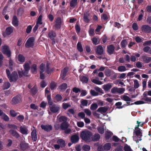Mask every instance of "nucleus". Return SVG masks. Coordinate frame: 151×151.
<instances>
[{
	"instance_id": "33",
	"label": "nucleus",
	"mask_w": 151,
	"mask_h": 151,
	"mask_svg": "<svg viewBox=\"0 0 151 151\" xmlns=\"http://www.w3.org/2000/svg\"><path fill=\"white\" fill-rule=\"evenodd\" d=\"M31 70L33 73L35 74L37 72V65L36 64H33L31 67Z\"/></svg>"
},
{
	"instance_id": "59",
	"label": "nucleus",
	"mask_w": 151,
	"mask_h": 151,
	"mask_svg": "<svg viewBox=\"0 0 151 151\" xmlns=\"http://www.w3.org/2000/svg\"><path fill=\"white\" fill-rule=\"evenodd\" d=\"M47 98L48 104L53 103V102L51 100V98L50 95H47Z\"/></svg>"
},
{
	"instance_id": "6",
	"label": "nucleus",
	"mask_w": 151,
	"mask_h": 151,
	"mask_svg": "<svg viewBox=\"0 0 151 151\" xmlns=\"http://www.w3.org/2000/svg\"><path fill=\"white\" fill-rule=\"evenodd\" d=\"M125 89L124 88H118L116 87H114L111 90V92L114 94L119 93L123 94L124 92Z\"/></svg>"
},
{
	"instance_id": "31",
	"label": "nucleus",
	"mask_w": 151,
	"mask_h": 151,
	"mask_svg": "<svg viewBox=\"0 0 151 151\" xmlns=\"http://www.w3.org/2000/svg\"><path fill=\"white\" fill-rule=\"evenodd\" d=\"M80 80L83 83H86L88 82V79L87 77L84 76H81L80 78Z\"/></svg>"
},
{
	"instance_id": "52",
	"label": "nucleus",
	"mask_w": 151,
	"mask_h": 151,
	"mask_svg": "<svg viewBox=\"0 0 151 151\" xmlns=\"http://www.w3.org/2000/svg\"><path fill=\"white\" fill-rule=\"evenodd\" d=\"M83 149L85 151H89L90 149V147L89 145H84L83 147Z\"/></svg>"
},
{
	"instance_id": "5",
	"label": "nucleus",
	"mask_w": 151,
	"mask_h": 151,
	"mask_svg": "<svg viewBox=\"0 0 151 151\" xmlns=\"http://www.w3.org/2000/svg\"><path fill=\"white\" fill-rule=\"evenodd\" d=\"M51 111L53 113H58L60 109V106L53 103L49 104Z\"/></svg>"
},
{
	"instance_id": "25",
	"label": "nucleus",
	"mask_w": 151,
	"mask_h": 151,
	"mask_svg": "<svg viewBox=\"0 0 151 151\" xmlns=\"http://www.w3.org/2000/svg\"><path fill=\"white\" fill-rule=\"evenodd\" d=\"M48 36L51 39L53 40L56 36V34L55 32L52 30L50 31L48 34Z\"/></svg>"
},
{
	"instance_id": "39",
	"label": "nucleus",
	"mask_w": 151,
	"mask_h": 151,
	"mask_svg": "<svg viewBox=\"0 0 151 151\" xmlns=\"http://www.w3.org/2000/svg\"><path fill=\"white\" fill-rule=\"evenodd\" d=\"M11 85L8 82H6L4 83L3 86V89H8L10 86Z\"/></svg>"
},
{
	"instance_id": "10",
	"label": "nucleus",
	"mask_w": 151,
	"mask_h": 151,
	"mask_svg": "<svg viewBox=\"0 0 151 151\" xmlns=\"http://www.w3.org/2000/svg\"><path fill=\"white\" fill-rule=\"evenodd\" d=\"M141 30L144 32H150L151 31V27L147 25H143L142 26Z\"/></svg>"
},
{
	"instance_id": "48",
	"label": "nucleus",
	"mask_w": 151,
	"mask_h": 151,
	"mask_svg": "<svg viewBox=\"0 0 151 151\" xmlns=\"http://www.w3.org/2000/svg\"><path fill=\"white\" fill-rule=\"evenodd\" d=\"M77 49L80 52H82L83 51V48L80 42H78L77 45Z\"/></svg>"
},
{
	"instance_id": "42",
	"label": "nucleus",
	"mask_w": 151,
	"mask_h": 151,
	"mask_svg": "<svg viewBox=\"0 0 151 151\" xmlns=\"http://www.w3.org/2000/svg\"><path fill=\"white\" fill-rule=\"evenodd\" d=\"M100 138V136L99 134H95L92 138L93 141H96L98 140Z\"/></svg>"
},
{
	"instance_id": "57",
	"label": "nucleus",
	"mask_w": 151,
	"mask_h": 151,
	"mask_svg": "<svg viewBox=\"0 0 151 151\" xmlns=\"http://www.w3.org/2000/svg\"><path fill=\"white\" fill-rule=\"evenodd\" d=\"M56 84L54 82L52 83L50 85V88L52 90H53L56 88Z\"/></svg>"
},
{
	"instance_id": "4",
	"label": "nucleus",
	"mask_w": 151,
	"mask_h": 151,
	"mask_svg": "<svg viewBox=\"0 0 151 151\" xmlns=\"http://www.w3.org/2000/svg\"><path fill=\"white\" fill-rule=\"evenodd\" d=\"M6 72L10 82L16 81L18 78V76L16 72L14 71L10 75V72L9 69L6 70Z\"/></svg>"
},
{
	"instance_id": "43",
	"label": "nucleus",
	"mask_w": 151,
	"mask_h": 151,
	"mask_svg": "<svg viewBox=\"0 0 151 151\" xmlns=\"http://www.w3.org/2000/svg\"><path fill=\"white\" fill-rule=\"evenodd\" d=\"M118 69L119 72H124L127 70L126 68L123 65L119 66Z\"/></svg>"
},
{
	"instance_id": "55",
	"label": "nucleus",
	"mask_w": 151,
	"mask_h": 151,
	"mask_svg": "<svg viewBox=\"0 0 151 151\" xmlns=\"http://www.w3.org/2000/svg\"><path fill=\"white\" fill-rule=\"evenodd\" d=\"M90 93L91 95L94 96H98L99 94L98 92H96L95 91L93 90H91Z\"/></svg>"
},
{
	"instance_id": "12",
	"label": "nucleus",
	"mask_w": 151,
	"mask_h": 151,
	"mask_svg": "<svg viewBox=\"0 0 151 151\" xmlns=\"http://www.w3.org/2000/svg\"><path fill=\"white\" fill-rule=\"evenodd\" d=\"M112 87V84L110 83H109L103 85L102 86V88L105 91H108L110 90Z\"/></svg>"
},
{
	"instance_id": "3",
	"label": "nucleus",
	"mask_w": 151,
	"mask_h": 151,
	"mask_svg": "<svg viewBox=\"0 0 151 151\" xmlns=\"http://www.w3.org/2000/svg\"><path fill=\"white\" fill-rule=\"evenodd\" d=\"M92 135L91 132L88 130H85L81 132L80 136L83 140L86 141H88Z\"/></svg>"
},
{
	"instance_id": "41",
	"label": "nucleus",
	"mask_w": 151,
	"mask_h": 151,
	"mask_svg": "<svg viewBox=\"0 0 151 151\" xmlns=\"http://www.w3.org/2000/svg\"><path fill=\"white\" fill-rule=\"evenodd\" d=\"M98 105L96 103L92 104L91 106L90 109L92 110H95L98 108Z\"/></svg>"
},
{
	"instance_id": "16",
	"label": "nucleus",
	"mask_w": 151,
	"mask_h": 151,
	"mask_svg": "<svg viewBox=\"0 0 151 151\" xmlns=\"http://www.w3.org/2000/svg\"><path fill=\"white\" fill-rule=\"evenodd\" d=\"M41 127L42 129L47 131H49L52 129V126L49 125H42L41 126Z\"/></svg>"
},
{
	"instance_id": "32",
	"label": "nucleus",
	"mask_w": 151,
	"mask_h": 151,
	"mask_svg": "<svg viewBox=\"0 0 151 151\" xmlns=\"http://www.w3.org/2000/svg\"><path fill=\"white\" fill-rule=\"evenodd\" d=\"M18 60L21 63H23L25 61L24 57L22 55H19L18 57Z\"/></svg>"
},
{
	"instance_id": "11",
	"label": "nucleus",
	"mask_w": 151,
	"mask_h": 151,
	"mask_svg": "<svg viewBox=\"0 0 151 151\" xmlns=\"http://www.w3.org/2000/svg\"><path fill=\"white\" fill-rule=\"evenodd\" d=\"M13 32V29L11 27H8L6 28L5 32H3V35L4 37H6L7 35H10Z\"/></svg>"
},
{
	"instance_id": "23",
	"label": "nucleus",
	"mask_w": 151,
	"mask_h": 151,
	"mask_svg": "<svg viewBox=\"0 0 151 151\" xmlns=\"http://www.w3.org/2000/svg\"><path fill=\"white\" fill-rule=\"evenodd\" d=\"M143 61L146 63H148L151 61V57H147L145 56H142Z\"/></svg>"
},
{
	"instance_id": "9",
	"label": "nucleus",
	"mask_w": 151,
	"mask_h": 151,
	"mask_svg": "<svg viewBox=\"0 0 151 151\" xmlns=\"http://www.w3.org/2000/svg\"><path fill=\"white\" fill-rule=\"evenodd\" d=\"M21 101V96L18 95L13 98L11 102L12 104H15L19 103Z\"/></svg>"
},
{
	"instance_id": "37",
	"label": "nucleus",
	"mask_w": 151,
	"mask_h": 151,
	"mask_svg": "<svg viewBox=\"0 0 151 151\" xmlns=\"http://www.w3.org/2000/svg\"><path fill=\"white\" fill-rule=\"evenodd\" d=\"M1 119L6 122H8L9 120V116L4 113L1 116Z\"/></svg>"
},
{
	"instance_id": "64",
	"label": "nucleus",
	"mask_w": 151,
	"mask_h": 151,
	"mask_svg": "<svg viewBox=\"0 0 151 151\" xmlns=\"http://www.w3.org/2000/svg\"><path fill=\"white\" fill-rule=\"evenodd\" d=\"M151 48L150 47L147 46L143 48L144 51L146 52H148L149 53V51L151 49Z\"/></svg>"
},
{
	"instance_id": "28",
	"label": "nucleus",
	"mask_w": 151,
	"mask_h": 151,
	"mask_svg": "<svg viewBox=\"0 0 151 151\" xmlns=\"http://www.w3.org/2000/svg\"><path fill=\"white\" fill-rule=\"evenodd\" d=\"M28 146V144L24 142H22L20 144V147L22 150H25Z\"/></svg>"
},
{
	"instance_id": "30",
	"label": "nucleus",
	"mask_w": 151,
	"mask_h": 151,
	"mask_svg": "<svg viewBox=\"0 0 151 151\" xmlns=\"http://www.w3.org/2000/svg\"><path fill=\"white\" fill-rule=\"evenodd\" d=\"M107 110V108L106 107H101L99 108L97 110V111L101 113H105Z\"/></svg>"
},
{
	"instance_id": "7",
	"label": "nucleus",
	"mask_w": 151,
	"mask_h": 151,
	"mask_svg": "<svg viewBox=\"0 0 151 151\" xmlns=\"http://www.w3.org/2000/svg\"><path fill=\"white\" fill-rule=\"evenodd\" d=\"M2 51L3 53L6 55L8 57H10L11 55V52L9 47L6 45H4L2 47Z\"/></svg>"
},
{
	"instance_id": "47",
	"label": "nucleus",
	"mask_w": 151,
	"mask_h": 151,
	"mask_svg": "<svg viewBox=\"0 0 151 151\" xmlns=\"http://www.w3.org/2000/svg\"><path fill=\"white\" fill-rule=\"evenodd\" d=\"M59 120L60 122H66L67 120V118L65 116H62L59 117Z\"/></svg>"
},
{
	"instance_id": "14",
	"label": "nucleus",
	"mask_w": 151,
	"mask_h": 151,
	"mask_svg": "<svg viewBox=\"0 0 151 151\" xmlns=\"http://www.w3.org/2000/svg\"><path fill=\"white\" fill-rule=\"evenodd\" d=\"M90 14L88 12L85 13L84 14L83 19L86 23H88L90 21Z\"/></svg>"
},
{
	"instance_id": "21",
	"label": "nucleus",
	"mask_w": 151,
	"mask_h": 151,
	"mask_svg": "<svg viewBox=\"0 0 151 151\" xmlns=\"http://www.w3.org/2000/svg\"><path fill=\"white\" fill-rule=\"evenodd\" d=\"M31 135L32 140L34 141H36L37 139V137L36 130L34 129L32 130L31 133Z\"/></svg>"
},
{
	"instance_id": "44",
	"label": "nucleus",
	"mask_w": 151,
	"mask_h": 151,
	"mask_svg": "<svg viewBox=\"0 0 151 151\" xmlns=\"http://www.w3.org/2000/svg\"><path fill=\"white\" fill-rule=\"evenodd\" d=\"M68 127V125L66 122H63L61 125V128L62 129L64 130Z\"/></svg>"
},
{
	"instance_id": "38",
	"label": "nucleus",
	"mask_w": 151,
	"mask_h": 151,
	"mask_svg": "<svg viewBox=\"0 0 151 151\" xmlns=\"http://www.w3.org/2000/svg\"><path fill=\"white\" fill-rule=\"evenodd\" d=\"M77 1L72 0H71L70 2V6L73 8H74L77 5Z\"/></svg>"
},
{
	"instance_id": "50",
	"label": "nucleus",
	"mask_w": 151,
	"mask_h": 151,
	"mask_svg": "<svg viewBox=\"0 0 151 151\" xmlns=\"http://www.w3.org/2000/svg\"><path fill=\"white\" fill-rule=\"evenodd\" d=\"M113 134V133L110 131H107L105 134L106 138L108 139Z\"/></svg>"
},
{
	"instance_id": "1",
	"label": "nucleus",
	"mask_w": 151,
	"mask_h": 151,
	"mask_svg": "<svg viewBox=\"0 0 151 151\" xmlns=\"http://www.w3.org/2000/svg\"><path fill=\"white\" fill-rule=\"evenodd\" d=\"M140 123L137 121L138 126L136 127L135 129L134 130L133 139L137 142H138L139 141H141L142 140V133L140 129L138 128Z\"/></svg>"
},
{
	"instance_id": "19",
	"label": "nucleus",
	"mask_w": 151,
	"mask_h": 151,
	"mask_svg": "<svg viewBox=\"0 0 151 151\" xmlns=\"http://www.w3.org/2000/svg\"><path fill=\"white\" fill-rule=\"evenodd\" d=\"M12 24L15 27H17L19 25V22L16 16H14L13 17Z\"/></svg>"
},
{
	"instance_id": "58",
	"label": "nucleus",
	"mask_w": 151,
	"mask_h": 151,
	"mask_svg": "<svg viewBox=\"0 0 151 151\" xmlns=\"http://www.w3.org/2000/svg\"><path fill=\"white\" fill-rule=\"evenodd\" d=\"M70 106V104L68 103H63V107L64 109H66Z\"/></svg>"
},
{
	"instance_id": "36",
	"label": "nucleus",
	"mask_w": 151,
	"mask_h": 151,
	"mask_svg": "<svg viewBox=\"0 0 151 151\" xmlns=\"http://www.w3.org/2000/svg\"><path fill=\"white\" fill-rule=\"evenodd\" d=\"M45 64L42 63L40 66V73H44L45 69Z\"/></svg>"
},
{
	"instance_id": "54",
	"label": "nucleus",
	"mask_w": 151,
	"mask_h": 151,
	"mask_svg": "<svg viewBox=\"0 0 151 151\" xmlns=\"http://www.w3.org/2000/svg\"><path fill=\"white\" fill-rule=\"evenodd\" d=\"M84 111L87 116H90L91 114V111L87 109H86L84 110Z\"/></svg>"
},
{
	"instance_id": "24",
	"label": "nucleus",
	"mask_w": 151,
	"mask_h": 151,
	"mask_svg": "<svg viewBox=\"0 0 151 151\" xmlns=\"http://www.w3.org/2000/svg\"><path fill=\"white\" fill-rule=\"evenodd\" d=\"M104 52V49L101 46H98L96 52L97 54L99 55H102L103 54Z\"/></svg>"
},
{
	"instance_id": "61",
	"label": "nucleus",
	"mask_w": 151,
	"mask_h": 151,
	"mask_svg": "<svg viewBox=\"0 0 151 151\" xmlns=\"http://www.w3.org/2000/svg\"><path fill=\"white\" fill-rule=\"evenodd\" d=\"M125 151H131V149L129 146L127 145H125L124 147Z\"/></svg>"
},
{
	"instance_id": "15",
	"label": "nucleus",
	"mask_w": 151,
	"mask_h": 151,
	"mask_svg": "<svg viewBox=\"0 0 151 151\" xmlns=\"http://www.w3.org/2000/svg\"><path fill=\"white\" fill-rule=\"evenodd\" d=\"M20 132L24 134L27 135L28 134V129L27 127L24 126L20 127Z\"/></svg>"
},
{
	"instance_id": "45",
	"label": "nucleus",
	"mask_w": 151,
	"mask_h": 151,
	"mask_svg": "<svg viewBox=\"0 0 151 151\" xmlns=\"http://www.w3.org/2000/svg\"><path fill=\"white\" fill-rule=\"evenodd\" d=\"M112 73V72L109 69L106 70L105 72V75L107 76H109Z\"/></svg>"
},
{
	"instance_id": "60",
	"label": "nucleus",
	"mask_w": 151,
	"mask_h": 151,
	"mask_svg": "<svg viewBox=\"0 0 151 151\" xmlns=\"http://www.w3.org/2000/svg\"><path fill=\"white\" fill-rule=\"evenodd\" d=\"M136 65L137 67L140 68L142 67V64L141 62L138 61L136 62Z\"/></svg>"
},
{
	"instance_id": "51",
	"label": "nucleus",
	"mask_w": 151,
	"mask_h": 151,
	"mask_svg": "<svg viewBox=\"0 0 151 151\" xmlns=\"http://www.w3.org/2000/svg\"><path fill=\"white\" fill-rule=\"evenodd\" d=\"M134 87L135 88H138L139 86V84L137 80L135 79L134 81Z\"/></svg>"
},
{
	"instance_id": "56",
	"label": "nucleus",
	"mask_w": 151,
	"mask_h": 151,
	"mask_svg": "<svg viewBox=\"0 0 151 151\" xmlns=\"http://www.w3.org/2000/svg\"><path fill=\"white\" fill-rule=\"evenodd\" d=\"M55 99L57 101H59L62 100V97L60 95L58 94L55 96Z\"/></svg>"
},
{
	"instance_id": "8",
	"label": "nucleus",
	"mask_w": 151,
	"mask_h": 151,
	"mask_svg": "<svg viewBox=\"0 0 151 151\" xmlns=\"http://www.w3.org/2000/svg\"><path fill=\"white\" fill-rule=\"evenodd\" d=\"M34 38L33 37L29 38L27 41L25 46L26 47H29L34 45Z\"/></svg>"
},
{
	"instance_id": "34",
	"label": "nucleus",
	"mask_w": 151,
	"mask_h": 151,
	"mask_svg": "<svg viewBox=\"0 0 151 151\" xmlns=\"http://www.w3.org/2000/svg\"><path fill=\"white\" fill-rule=\"evenodd\" d=\"M57 143L61 147H63L65 146V142L63 140L59 139L57 141Z\"/></svg>"
},
{
	"instance_id": "46",
	"label": "nucleus",
	"mask_w": 151,
	"mask_h": 151,
	"mask_svg": "<svg viewBox=\"0 0 151 151\" xmlns=\"http://www.w3.org/2000/svg\"><path fill=\"white\" fill-rule=\"evenodd\" d=\"M81 103L83 106H87L88 104V100L85 99H82L81 101Z\"/></svg>"
},
{
	"instance_id": "53",
	"label": "nucleus",
	"mask_w": 151,
	"mask_h": 151,
	"mask_svg": "<svg viewBox=\"0 0 151 151\" xmlns=\"http://www.w3.org/2000/svg\"><path fill=\"white\" fill-rule=\"evenodd\" d=\"M31 92L33 94H35L37 92V88L36 86H35L31 89Z\"/></svg>"
},
{
	"instance_id": "18",
	"label": "nucleus",
	"mask_w": 151,
	"mask_h": 151,
	"mask_svg": "<svg viewBox=\"0 0 151 151\" xmlns=\"http://www.w3.org/2000/svg\"><path fill=\"white\" fill-rule=\"evenodd\" d=\"M91 81L93 83L96 84L102 85L103 84L102 82L100 81L99 78L97 77H95L94 79H92Z\"/></svg>"
},
{
	"instance_id": "35",
	"label": "nucleus",
	"mask_w": 151,
	"mask_h": 151,
	"mask_svg": "<svg viewBox=\"0 0 151 151\" xmlns=\"http://www.w3.org/2000/svg\"><path fill=\"white\" fill-rule=\"evenodd\" d=\"M111 148V145L110 143H107L104 146V149L106 150H109Z\"/></svg>"
},
{
	"instance_id": "40",
	"label": "nucleus",
	"mask_w": 151,
	"mask_h": 151,
	"mask_svg": "<svg viewBox=\"0 0 151 151\" xmlns=\"http://www.w3.org/2000/svg\"><path fill=\"white\" fill-rule=\"evenodd\" d=\"M67 87V85L66 83H64L62 84L59 87V89L62 91L65 90Z\"/></svg>"
},
{
	"instance_id": "17",
	"label": "nucleus",
	"mask_w": 151,
	"mask_h": 151,
	"mask_svg": "<svg viewBox=\"0 0 151 151\" xmlns=\"http://www.w3.org/2000/svg\"><path fill=\"white\" fill-rule=\"evenodd\" d=\"M50 63L47 62L46 65V73L47 74H50L53 70V68H50Z\"/></svg>"
},
{
	"instance_id": "20",
	"label": "nucleus",
	"mask_w": 151,
	"mask_h": 151,
	"mask_svg": "<svg viewBox=\"0 0 151 151\" xmlns=\"http://www.w3.org/2000/svg\"><path fill=\"white\" fill-rule=\"evenodd\" d=\"M68 70V68H65L62 71L60 76L61 78L62 79H64L65 77L66 76Z\"/></svg>"
},
{
	"instance_id": "62",
	"label": "nucleus",
	"mask_w": 151,
	"mask_h": 151,
	"mask_svg": "<svg viewBox=\"0 0 151 151\" xmlns=\"http://www.w3.org/2000/svg\"><path fill=\"white\" fill-rule=\"evenodd\" d=\"M89 34L91 36H93L95 34L94 29L92 28H91L89 31Z\"/></svg>"
},
{
	"instance_id": "49",
	"label": "nucleus",
	"mask_w": 151,
	"mask_h": 151,
	"mask_svg": "<svg viewBox=\"0 0 151 151\" xmlns=\"http://www.w3.org/2000/svg\"><path fill=\"white\" fill-rule=\"evenodd\" d=\"M42 15H40L39 16V17L37 19V22L36 23L41 24H42Z\"/></svg>"
},
{
	"instance_id": "26",
	"label": "nucleus",
	"mask_w": 151,
	"mask_h": 151,
	"mask_svg": "<svg viewBox=\"0 0 151 151\" xmlns=\"http://www.w3.org/2000/svg\"><path fill=\"white\" fill-rule=\"evenodd\" d=\"M9 132L13 136L16 138H18L19 136V134L15 131L12 130H10L9 131Z\"/></svg>"
},
{
	"instance_id": "2",
	"label": "nucleus",
	"mask_w": 151,
	"mask_h": 151,
	"mask_svg": "<svg viewBox=\"0 0 151 151\" xmlns=\"http://www.w3.org/2000/svg\"><path fill=\"white\" fill-rule=\"evenodd\" d=\"M31 64V62L30 61L27 62H26L23 65V67L24 71H18L19 76L20 77L22 76L23 75L27 76L28 73V71L30 69V65Z\"/></svg>"
},
{
	"instance_id": "22",
	"label": "nucleus",
	"mask_w": 151,
	"mask_h": 151,
	"mask_svg": "<svg viewBox=\"0 0 151 151\" xmlns=\"http://www.w3.org/2000/svg\"><path fill=\"white\" fill-rule=\"evenodd\" d=\"M79 139L78 136L76 135H73L71 138V141L73 143H76L77 142Z\"/></svg>"
},
{
	"instance_id": "29",
	"label": "nucleus",
	"mask_w": 151,
	"mask_h": 151,
	"mask_svg": "<svg viewBox=\"0 0 151 151\" xmlns=\"http://www.w3.org/2000/svg\"><path fill=\"white\" fill-rule=\"evenodd\" d=\"M121 98L122 99L126 101H131V99L128 96L123 95L121 97Z\"/></svg>"
},
{
	"instance_id": "63",
	"label": "nucleus",
	"mask_w": 151,
	"mask_h": 151,
	"mask_svg": "<svg viewBox=\"0 0 151 151\" xmlns=\"http://www.w3.org/2000/svg\"><path fill=\"white\" fill-rule=\"evenodd\" d=\"M24 119V117L23 116L20 115L17 116V119L20 122H22L23 121Z\"/></svg>"
},
{
	"instance_id": "13",
	"label": "nucleus",
	"mask_w": 151,
	"mask_h": 151,
	"mask_svg": "<svg viewBox=\"0 0 151 151\" xmlns=\"http://www.w3.org/2000/svg\"><path fill=\"white\" fill-rule=\"evenodd\" d=\"M62 23L61 19L60 18H58L55 21V26L57 29L60 28Z\"/></svg>"
},
{
	"instance_id": "27",
	"label": "nucleus",
	"mask_w": 151,
	"mask_h": 151,
	"mask_svg": "<svg viewBox=\"0 0 151 151\" xmlns=\"http://www.w3.org/2000/svg\"><path fill=\"white\" fill-rule=\"evenodd\" d=\"M114 48L112 45H111L108 47V52L110 54L113 53L114 50Z\"/></svg>"
}]
</instances>
